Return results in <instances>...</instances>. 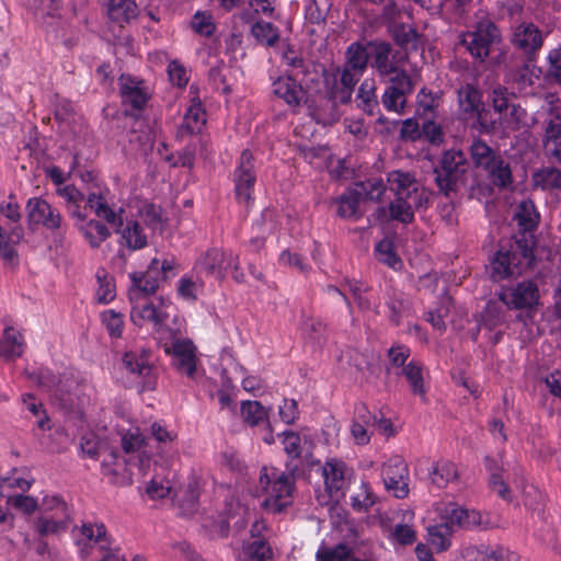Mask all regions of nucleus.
Wrapping results in <instances>:
<instances>
[{
    "mask_svg": "<svg viewBox=\"0 0 561 561\" xmlns=\"http://www.w3.org/2000/svg\"><path fill=\"white\" fill-rule=\"evenodd\" d=\"M387 188L394 196L388 207L390 217L402 224H410L414 219V210L425 207L428 203L427 192L410 172H389Z\"/></svg>",
    "mask_w": 561,
    "mask_h": 561,
    "instance_id": "1",
    "label": "nucleus"
},
{
    "mask_svg": "<svg viewBox=\"0 0 561 561\" xmlns=\"http://www.w3.org/2000/svg\"><path fill=\"white\" fill-rule=\"evenodd\" d=\"M80 534L83 538L78 540L77 545L84 561H126L119 554V548L112 547V540L103 523L84 522L80 527ZM133 561L146 560L136 556Z\"/></svg>",
    "mask_w": 561,
    "mask_h": 561,
    "instance_id": "2",
    "label": "nucleus"
},
{
    "mask_svg": "<svg viewBox=\"0 0 561 561\" xmlns=\"http://www.w3.org/2000/svg\"><path fill=\"white\" fill-rule=\"evenodd\" d=\"M473 164L482 169L489 182L499 190H508L513 185V173L510 161L497 150L481 139L470 145Z\"/></svg>",
    "mask_w": 561,
    "mask_h": 561,
    "instance_id": "3",
    "label": "nucleus"
},
{
    "mask_svg": "<svg viewBox=\"0 0 561 561\" xmlns=\"http://www.w3.org/2000/svg\"><path fill=\"white\" fill-rule=\"evenodd\" d=\"M533 249L517 240L508 248L501 247L490 261L488 271L494 282L519 276L531 264Z\"/></svg>",
    "mask_w": 561,
    "mask_h": 561,
    "instance_id": "4",
    "label": "nucleus"
},
{
    "mask_svg": "<svg viewBox=\"0 0 561 561\" xmlns=\"http://www.w3.org/2000/svg\"><path fill=\"white\" fill-rule=\"evenodd\" d=\"M176 266L173 259L163 261L153 259L146 272L130 274L129 299L138 300L140 296L154 294L162 280L170 279L178 274Z\"/></svg>",
    "mask_w": 561,
    "mask_h": 561,
    "instance_id": "5",
    "label": "nucleus"
},
{
    "mask_svg": "<svg viewBox=\"0 0 561 561\" xmlns=\"http://www.w3.org/2000/svg\"><path fill=\"white\" fill-rule=\"evenodd\" d=\"M369 66L382 80H390L407 72V53L393 49L390 43L383 41H369Z\"/></svg>",
    "mask_w": 561,
    "mask_h": 561,
    "instance_id": "6",
    "label": "nucleus"
},
{
    "mask_svg": "<svg viewBox=\"0 0 561 561\" xmlns=\"http://www.w3.org/2000/svg\"><path fill=\"white\" fill-rule=\"evenodd\" d=\"M260 485L266 493L264 505L275 512H282L290 504L289 499L294 490L291 478L275 468L263 467L260 473Z\"/></svg>",
    "mask_w": 561,
    "mask_h": 561,
    "instance_id": "7",
    "label": "nucleus"
},
{
    "mask_svg": "<svg viewBox=\"0 0 561 561\" xmlns=\"http://www.w3.org/2000/svg\"><path fill=\"white\" fill-rule=\"evenodd\" d=\"M501 33L497 26L489 19L477 23L473 31L467 32L461 36L462 45L469 54L480 61L485 60L490 55L491 47L500 42Z\"/></svg>",
    "mask_w": 561,
    "mask_h": 561,
    "instance_id": "8",
    "label": "nucleus"
},
{
    "mask_svg": "<svg viewBox=\"0 0 561 561\" xmlns=\"http://www.w3.org/2000/svg\"><path fill=\"white\" fill-rule=\"evenodd\" d=\"M467 167V157L462 151L455 149L445 151L439 165L434 169L435 182L439 191L445 195L455 191Z\"/></svg>",
    "mask_w": 561,
    "mask_h": 561,
    "instance_id": "9",
    "label": "nucleus"
},
{
    "mask_svg": "<svg viewBox=\"0 0 561 561\" xmlns=\"http://www.w3.org/2000/svg\"><path fill=\"white\" fill-rule=\"evenodd\" d=\"M458 111L462 121H473L482 131L495 129V122H488L479 90L472 84L461 85L457 91Z\"/></svg>",
    "mask_w": 561,
    "mask_h": 561,
    "instance_id": "10",
    "label": "nucleus"
},
{
    "mask_svg": "<svg viewBox=\"0 0 561 561\" xmlns=\"http://www.w3.org/2000/svg\"><path fill=\"white\" fill-rule=\"evenodd\" d=\"M499 299L514 310L533 311L540 300V291L537 283L525 279L515 285L503 287L499 293Z\"/></svg>",
    "mask_w": 561,
    "mask_h": 561,
    "instance_id": "11",
    "label": "nucleus"
},
{
    "mask_svg": "<svg viewBox=\"0 0 561 561\" xmlns=\"http://www.w3.org/2000/svg\"><path fill=\"white\" fill-rule=\"evenodd\" d=\"M256 182V168L253 154L243 150L233 172L234 195L240 204H250L253 199Z\"/></svg>",
    "mask_w": 561,
    "mask_h": 561,
    "instance_id": "12",
    "label": "nucleus"
},
{
    "mask_svg": "<svg viewBox=\"0 0 561 561\" xmlns=\"http://www.w3.org/2000/svg\"><path fill=\"white\" fill-rule=\"evenodd\" d=\"M381 478L386 490L397 499L409 494V468L405 460L398 455L391 456L381 468Z\"/></svg>",
    "mask_w": 561,
    "mask_h": 561,
    "instance_id": "13",
    "label": "nucleus"
},
{
    "mask_svg": "<svg viewBox=\"0 0 561 561\" xmlns=\"http://www.w3.org/2000/svg\"><path fill=\"white\" fill-rule=\"evenodd\" d=\"M25 208L30 225H41L53 232H61L66 227L61 213L41 197L30 198Z\"/></svg>",
    "mask_w": 561,
    "mask_h": 561,
    "instance_id": "14",
    "label": "nucleus"
},
{
    "mask_svg": "<svg viewBox=\"0 0 561 561\" xmlns=\"http://www.w3.org/2000/svg\"><path fill=\"white\" fill-rule=\"evenodd\" d=\"M167 354L172 356L173 366L179 374L194 378L197 371L196 347L188 339H175L164 345Z\"/></svg>",
    "mask_w": 561,
    "mask_h": 561,
    "instance_id": "15",
    "label": "nucleus"
},
{
    "mask_svg": "<svg viewBox=\"0 0 561 561\" xmlns=\"http://www.w3.org/2000/svg\"><path fill=\"white\" fill-rule=\"evenodd\" d=\"M389 85L386 88L381 102L389 112L401 113L405 106L407 98L413 92V82L408 72H401L400 77L387 80Z\"/></svg>",
    "mask_w": 561,
    "mask_h": 561,
    "instance_id": "16",
    "label": "nucleus"
},
{
    "mask_svg": "<svg viewBox=\"0 0 561 561\" xmlns=\"http://www.w3.org/2000/svg\"><path fill=\"white\" fill-rule=\"evenodd\" d=\"M442 520L447 525L463 529L485 528L480 512L465 508L456 503L447 504L440 512Z\"/></svg>",
    "mask_w": 561,
    "mask_h": 561,
    "instance_id": "17",
    "label": "nucleus"
},
{
    "mask_svg": "<svg viewBox=\"0 0 561 561\" xmlns=\"http://www.w3.org/2000/svg\"><path fill=\"white\" fill-rule=\"evenodd\" d=\"M233 262V253L219 249H210L196 262L195 268L201 274L211 275L216 278H224L226 272Z\"/></svg>",
    "mask_w": 561,
    "mask_h": 561,
    "instance_id": "18",
    "label": "nucleus"
},
{
    "mask_svg": "<svg viewBox=\"0 0 561 561\" xmlns=\"http://www.w3.org/2000/svg\"><path fill=\"white\" fill-rule=\"evenodd\" d=\"M241 416L243 422L250 427L264 426V434L262 436L264 443L271 445L275 442L268 421V410L259 401H243L241 403Z\"/></svg>",
    "mask_w": 561,
    "mask_h": 561,
    "instance_id": "19",
    "label": "nucleus"
},
{
    "mask_svg": "<svg viewBox=\"0 0 561 561\" xmlns=\"http://www.w3.org/2000/svg\"><path fill=\"white\" fill-rule=\"evenodd\" d=\"M115 232L119 234V244L128 250L136 251L144 249L148 244V237L141 225L137 220L124 221L122 216L118 218Z\"/></svg>",
    "mask_w": 561,
    "mask_h": 561,
    "instance_id": "20",
    "label": "nucleus"
},
{
    "mask_svg": "<svg viewBox=\"0 0 561 561\" xmlns=\"http://www.w3.org/2000/svg\"><path fill=\"white\" fill-rule=\"evenodd\" d=\"M545 151L561 163V106L551 110V118L546 127Z\"/></svg>",
    "mask_w": 561,
    "mask_h": 561,
    "instance_id": "21",
    "label": "nucleus"
},
{
    "mask_svg": "<svg viewBox=\"0 0 561 561\" xmlns=\"http://www.w3.org/2000/svg\"><path fill=\"white\" fill-rule=\"evenodd\" d=\"M347 467L344 461L337 459H329L322 468L325 490L330 496L337 495L343 491L346 484Z\"/></svg>",
    "mask_w": 561,
    "mask_h": 561,
    "instance_id": "22",
    "label": "nucleus"
},
{
    "mask_svg": "<svg viewBox=\"0 0 561 561\" xmlns=\"http://www.w3.org/2000/svg\"><path fill=\"white\" fill-rule=\"evenodd\" d=\"M26 344L23 334L14 327L3 329L0 339V357L5 360H14L24 354Z\"/></svg>",
    "mask_w": 561,
    "mask_h": 561,
    "instance_id": "23",
    "label": "nucleus"
},
{
    "mask_svg": "<svg viewBox=\"0 0 561 561\" xmlns=\"http://www.w3.org/2000/svg\"><path fill=\"white\" fill-rule=\"evenodd\" d=\"M273 93L283 99L289 106H299L306 101L305 90L290 76H283L274 81Z\"/></svg>",
    "mask_w": 561,
    "mask_h": 561,
    "instance_id": "24",
    "label": "nucleus"
},
{
    "mask_svg": "<svg viewBox=\"0 0 561 561\" xmlns=\"http://www.w3.org/2000/svg\"><path fill=\"white\" fill-rule=\"evenodd\" d=\"M119 91L123 103L130 105L135 110H141L149 98L141 82L130 76H121Z\"/></svg>",
    "mask_w": 561,
    "mask_h": 561,
    "instance_id": "25",
    "label": "nucleus"
},
{
    "mask_svg": "<svg viewBox=\"0 0 561 561\" xmlns=\"http://www.w3.org/2000/svg\"><path fill=\"white\" fill-rule=\"evenodd\" d=\"M329 290L342 295L347 305V295L350 294L357 302L360 309L369 310L373 307L370 295L368 293V287L358 280L345 279V282L342 284V288L330 286Z\"/></svg>",
    "mask_w": 561,
    "mask_h": 561,
    "instance_id": "26",
    "label": "nucleus"
},
{
    "mask_svg": "<svg viewBox=\"0 0 561 561\" xmlns=\"http://www.w3.org/2000/svg\"><path fill=\"white\" fill-rule=\"evenodd\" d=\"M513 43L526 54H531L541 47L542 36L534 24H522L515 30Z\"/></svg>",
    "mask_w": 561,
    "mask_h": 561,
    "instance_id": "27",
    "label": "nucleus"
},
{
    "mask_svg": "<svg viewBox=\"0 0 561 561\" xmlns=\"http://www.w3.org/2000/svg\"><path fill=\"white\" fill-rule=\"evenodd\" d=\"M206 123V114L199 101H193L178 129V137L199 133Z\"/></svg>",
    "mask_w": 561,
    "mask_h": 561,
    "instance_id": "28",
    "label": "nucleus"
},
{
    "mask_svg": "<svg viewBox=\"0 0 561 561\" xmlns=\"http://www.w3.org/2000/svg\"><path fill=\"white\" fill-rule=\"evenodd\" d=\"M428 474L431 482L439 489H444L449 483L459 479L457 465L446 459H440L433 463Z\"/></svg>",
    "mask_w": 561,
    "mask_h": 561,
    "instance_id": "29",
    "label": "nucleus"
},
{
    "mask_svg": "<svg viewBox=\"0 0 561 561\" xmlns=\"http://www.w3.org/2000/svg\"><path fill=\"white\" fill-rule=\"evenodd\" d=\"M146 297L140 296L138 300H130L133 304L130 311L131 321L137 325H141L144 321H150L154 324L162 323L164 320L163 313L152 304L148 302Z\"/></svg>",
    "mask_w": 561,
    "mask_h": 561,
    "instance_id": "30",
    "label": "nucleus"
},
{
    "mask_svg": "<svg viewBox=\"0 0 561 561\" xmlns=\"http://www.w3.org/2000/svg\"><path fill=\"white\" fill-rule=\"evenodd\" d=\"M24 238V228L22 226H13L5 231L0 226V256L5 262H13L18 256L15 245Z\"/></svg>",
    "mask_w": 561,
    "mask_h": 561,
    "instance_id": "31",
    "label": "nucleus"
},
{
    "mask_svg": "<svg viewBox=\"0 0 561 561\" xmlns=\"http://www.w3.org/2000/svg\"><path fill=\"white\" fill-rule=\"evenodd\" d=\"M363 202V192L358 188H350L336 198L337 215L342 218L357 219L362 216L359 208Z\"/></svg>",
    "mask_w": 561,
    "mask_h": 561,
    "instance_id": "32",
    "label": "nucleus"
},
{
    "mask_svg": "<svg viewBox=\"0 0 561 561\" xmlns=\"http://www.w3.org/2000/svg\"><path fill=\"white\" fill-rule=\"evenodd\" d=\"M453 534L451 526L439 516V522L427 527V541L436 552H443L451 546Z\"/></svg>",
    "mask_w": 561,
    "mask_h": 561,
    "instance_id": "33",
    "label": "nucleus"
},
{
    "mask_svg": "<svg viewBox=\"0 0 561 561\" xmlns=\"http://www.w3.org/2000/svg\"><path fill=\"white\" fill-rule=\"evenodd\" d=\"M318 124L332 125L339 121L341 112L335 96H325L319 100V104L311 112Z\"/></svg>",
    "mask_w": 561,
    "mask_h": 561,
    "instance_id": "34",
    "label": "nucleus"
},
{
    "mask_svg": "<svg viewBox=\"0 0 561 561\" xmlns=\"http://www.w3.org/2000/svg\"><path fill=\"white\" fill-rule=\"evenodd\" d=\"M376 89V82L374 79H365L359 85L357 93L358 107L370 116L379 113Z\"/></svg>",
    "mask_w": 561,
    "mask_h": 561,
    "instance_id": "35",
    "label": "nucleus"
},
{
    "mask_svg": "<svg viewBox=\"0 0 561 561\" xmlns=\"http://www.w3.org/2000/svg\"><path fill=\"white\" fill-rule=\"evenodd\" d=\"M369 58L368 42L366 44L355 42L346 48L344 64L352 70L365 73L369 65Z\"/></svg>",
    "mask_w": 561,
    "mask_h": 561,
    "instance_id": "36",
    "label": "nucleus"
},
{
    "mask_svg": "<svg viewBox=\"0 0 561 561\" xmlns=\"http://www.w3.org/2000/svg\"><path fill=\"white\" fill-rule=\"evenodd\" d=\"M85 201L88 208L99 218L106 220L111 226H116L118 218L122 216V209L116 213L108 206L106 198L100 193H90Z\"/></svg>",
    "mask_w": 561,
    "mask_h": 561,
    "instance_id": "37",
    "label": "nucleus"
},
{
    "mask_svg": "<svg viewBox=\"0 0 561 561\" xmlns=\"http://www.w3.org/2000/svg\"><path fill=\"white\" fill-rule=\"evenodd\" d=\"M77 229L83 234L84 239L92 248H99L101 243L111 236L107 227L94 219H85L78 225Z\"/></svg>",
    "mask_w": 561,
    "mask_h": 561,
    "instance_id": "38",
    "label": "nucleus"
},
{
    "mask_svg": "<svg viewBox=\"0 0 561 561\" xmlns=\"http://www.w3.org/2000/svg\"><path fill=\"white\" fill-rule=\"evenodd\" d=\"M514 220L524 232L534 230L539 222V214L534 202L530 199L522 201L514 214Z\"/></svg>",
    "mask_w": 561,
    "mask_h": 561,
    "instance_id": "39",
    "label": "nucleus"
},
{
    "mask_svg": "<svg viewBox=\"0 0 561 561\" xmlns=\"http://www.w3.org/2000/svg\"><path fill=\"white\" fill-rule=\"evenodd\" d=\"M108 15L113 21L127 23L138 14L135 0H107Z\"/></svg>",
    "mask_w": 561,
    "mask_h": 561,
    "instance_id": "40",
    "label": "nucleus"
},
{
    "mask_svg": "<svg viewBox=\"0 0 561 561\" xmlns=\"http://www.w3.org/2000/svg\"><path fill=\"white\" fill-rule=\"evenodd\" d=\"M71 518L68 517H50L48 515H41L35 520V529L41 537L49 535H59L67 531Z\"/></svg>",
    "mask_w": 561,
    "mask_h": 561,
    "instance_id": "41",
    "label": "nucleus"
},
{
    "mask_svg": "<svg viewBox=\"0 0 561 561\" xmlns=\"http://www.w3.org/2000/svg\"><path fill=\"white\" fill-rule=\"evenodd\" d=\"M377 496L367 481H362L358 491L351 496V506L355 512L366 513L376 503Z\"/></svg>",
    "mask_w": 561,
    "mask_h": 561,
    "instance_id": "42",
    "label": "nucleus"
},
{
    "mask_svg": "<svg viewBox=\"0 0 561 561\" xmlns=\"http://www.w3.org/2000/svg\"><path fill=\"white\" fill-rule=\"evenodd\" d=\"M351 557L352 548L345 542L332 547L322 543L316 553L317 561H350Z\"/></svg>",
    "mask_w": 561,
    "mask_h": 561,
    "instance_id": "43",
    "label": "nucleus"
},
{
    "mask_svg": "<svg viewBox=\"0 0 561 561\" xmlns=\"http://www.w3.org/2000/svg\"><path fill=\"white\" fill-rule=\"evenodd\" d=\"M337 72L340 75V83L343 87L340 99L342 103H346L350 101L355 85L364 73L360 71L352 70L345 64L340 69H337Z\"/></svg>",
    "mask_w": 561,
    "mask_h": 561,
    "instance_id": "44",
    "label": "nucleus"
},
{
    "mask_svg": "<svg viewBox=\"0 0 561 561\" xmlns=\"http://www.w3.org/2000/svg\"><path fill=\"white\" fill-rule=\"evenodd\" d=\"M510 79L517 84L519 91H523L534 84L535 79H538V75L536 73L535 66L523 61L510 71Z\"/></svg>",
    "mask_w": 561,
    "mask_h": 561,
    "instance_id": "45",
    "label": "nucleus"
},
{
    "mask_svg": "<svg viewBox=\"0 0 561 561\" xmlns=\"http://www.w3.org/2000/svg\"><path fill=\"white\" fill-rule=\"evenodd\" d=\"M534 185L543 191L561 188V171L556 168H543L533 176Z\"/></svg>",
    "mask_w": 561,
    "mask_h": 561,
    "instance_id": "46",
    "label": "nucleus"
},
{
    "mask_svg": "<svg viewBox=\"0 0 561 561\" xmlns=\"http://www.w3.org/2000/svg\"><path fill=\"white\" fill-rule=\"evenodd\" d=\"M478 556L480 561H519L518 553L500 545L494 548L481 546Z\"/></svg>",
    "mask_w": 561,
    "mask_h": 561,
    "instance_id": "47",
    "label": "nucleus"
},
{
    "mask_svg": "<svg viewBox=\"0 0 561 561\" xmlns=\"http://www.w3.org/2000/svg\"><path fill=\"white\" fill-rule=\"evenodd\" d=\"M302 330L306 340L313 346L321 347L327 342V329L321 321L307 319L304 322Z\"/></svg>",
    "mask_w": 561,
    "mask_h": 561,
    "instance_id": "48",
    "label": "nucleus"
},
{
    "mask_svg": "<svg viewBox=\"0 0 561 561\" xmlns=\"http://www.w3.org/2000/svg\"><path fill=\"white\" fill-rule=\"evenodd\" d=\"M123 364L128 371L138 374L141 377L149 376L152 370L145 353L138 356L134 352H127L123 357Z\"/></svg>",
    "mask_w": 561,
    "mask_h": 561,
    "instance_id": "49",
    "label": "nucleus"
},
{
    "mask_svg": "<svg viewBox=\"0 0 561 561\" xmlns=\"http://www.w3.org/2000/svg\"><path fill=\"white\" fill-rule=\"evenodd\" d=\"M23 375L25 381L37 386H54L57 382L56 376L48 368L37 365L27 366Z\"/></svg>",
    "mask_w": 561,
    "mask_h": 561,
    "instance_id": "50",
    "label": "nucleus"
},
{
    "mask_svg": "<svg viewBox=\"0 0 561 561\" xmlns=\"http://www.w3.org/2000/svg\"><path fill=\"white\" fill-rule=\"evenodd\" d=\"M222 386H237L238 383L244 385L245 382H254L255 378L247 376L245 369L238 363L231 362L222 370Z\"/></svg>",
    "mask_w": 561,
    "mask_h": 561,
    "instance_id": "51",
    "label": "nucleus"
},
{
    "mask_svg": "<svg viewBox=\"0 0 561 561\" xmlns=\"http://www.w3.org/2000/svg\"><path fill=\"white\" fill-rule=\"evenodd\" d=\"M102 455H104V457L101 461V469L104 476L117 477L126 468V463L121 460V455L117 449L107 448Z\"/></svg>",
    "mask_w": 561,
    "mask_h": 561,
    "instance_id": "52",
    "label": "nucleus"
},
{
    "mask_svg": "<svg viewBox=\"0 0 561 561\" xmlns=\"http://www.w3.org/2000/svg\"><path fill=\"white\" fill-rule=\"evenodd\" d=\"M38 510H41L42 515H48L54 510H58V517L71 518L70 506L60 495H45Z\"/></svg>",
    "mask_w": 561,
    "mask_h": 561,
    "instance_id": "53",
    "label": "nucleus"
},
{
    "mask_svg": "<svg viewBox=\"0 0 561 561\" xmlns=\"http://www.w3.org/2000/svg\"><path fill=\"white\" fill-rule=\"evenodd\" d=\"M251 34L263 44L273 46L279 38L278 30L270 22L259 21L253 24Z\"/></svg>",
    "mask_w": 561,
    "mask_h": 561,
    "instance_id": "54",
    "label": "nucleus"
},
{
    "mask_svg": "<svg viewBox=\"0 0 561 561\" xmlns=\"http://www.w3.org/2000/svg\"><path fill=\"white\" fill-rule=\"evenodd\" d=\"M96 278L99 283V287L95 293V298L101 304L111 302L115 296V285L111 277L106 274L104 270L98 271Z\"/></svg>",
    "mask_w": 561,
    "mask_h": 561,
    "instance_id": "55",
    "label": "nucleus"
},
{
    "mask_svg": "<svg viewBox=\"0 0 561 561\" xmlns=\"http://www.w3.org/2000/svg\"><path fill=\"white\" fill-rule=\"evenodd\" d=\"M375 252L379 262L388 265L393 270L400 268L402 263L397 253L394 252L391 241L387 239L381 240L376 245Z\"/></svg>",
    "mask_w": 561,
    "mask_h": 561,
    "instance_id": "56",
    "label": "nucleus"
},
{
    "mask_svg": "<svg viewBox=\"0 0 561 561\" xmlns=\"http://www.w3.org/2000/svg\"><path fill=\"white\" fill-rule=\"evenodd\" d=\"M387 305L390 310V320L399 324L400 318L409 310L410 301L404 294L393 290Z\"/></svg>",
    "mask_w": 561,
    "mask_h": 561,
    "instance_id": "57",
    "label": "nucleus"
},
{
    "mask_svg": "<svg viewBox=\"0 0 561 561\" xmlns=\"http://www.w3.org/2000/svg\"><path fill=\"white\" fill-rule=\"evenodd\" d=\"M7 503L12 508L27 516H31L39 508V504L35 497L24 494L11 495L8 497Z\"/></svg>",
    "mask_w": 561,
    "mask_h": 561,
    "instance_id": "58",
    "label": "nucleus"
},
{
    "mask_svg": "<svg viewBox=\"0 0 561 561\" xmlns=\"http://www.w3.org/2000/svg\"><path fill=\"white\" fill-rule=\"evenodd\" d=\"M139 216L145 225L152 231L162 229L161 208L153 204H144L139 209Z\"/></svg>",
    "mask_w": 561,
    "mask_h": 561,
    "instance_id": "59",
    "label": "nucleus"
},
{
    "mask_svg": "<svg viewBox=\"0 0 561 561\" xmlns=\"http://www.w3.org/2000/svg\"><path fill=\"white\" fill-rule=\"evenodd\" d=\"M505 322V316L496 302H489L485 307V310L482 314V327L494 330L495 328L502 325Z\"/></svg>",
    "mask_w": 561,
    "mask_h": 561,
    "instance_id": "60",
    "label": "nucleus"
},
{
    "mask_svg": "<svg viewBox=\"0 0 561 561\" xmlns=\"http://www.w3.org/2000/svg\"><path fill=\"white\" fill-rule=\"evenodd\" d=\"M355 188H358L359 192H363V201L368 198L370 201H380L387 188V184L385 185L381 180L369 179L365 182H360L355 185Z\"/></svg>",
    "mask_w": 561,
    "mask_h": 561,
    "instance_id": "61",
    "label": "nucleus"
},
{
    "mask_svg": "<svg viewBox=\"0 0 561 561\" xmlns=\"http://www.w3.org/2000/svg\"><path fill=\"white\" fill-rule=\"evenodd\" d=\"M525 115L524 110L515 104H512V106L507 110V113L503 114L502 117H499L497 119H493L492 122H495V126L499 125V127L503 129H517L520 121L523 119Z\"/></svg>",
    "mask_w": 561,
    "mask_h": 561,
    "instance_id": "62",
    "label": "nucleus"
},
{
    "mask_svg": "<svg viewBox=\"0 0 561 561\" xmlns=\"http://www.w3.org/2000/svg\"><path fill=\"white\" fill-rule=\"evenodd\" d=\"M224 70L225 64L222 61L216 60V62L211 65L209 69L208 79L217 91H220L224 94H228L231 92V88L227 83Z\"/></svg>",
    "mask_w": 561,
    "mask_h": 561,
    "instance_id": "63",
    "label": "nucleus"
},
{
    "mask_svg": "<svg viewBox=\"0 0 561 561\" xmlns=\"http://www.w3.org/2000/svg\"><path fill=\"white\" fill-rule=\"evenodd\" d=\"M247 553L255 561H273V551L264 539L254 540L249 543Z\"/></svg>",
    "mask_w": 561,
    "mask_h": 561,
    "instance_id": "64",
    "label": "nucleus"
}]
</instances>
